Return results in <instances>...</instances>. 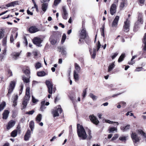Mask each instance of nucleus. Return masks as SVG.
Here are the masks:
<instances>
[{"label": "nucleus", "mask_w": 146, "mask_h": 146, "mask_svg": "<svg viewBox=\"0 0 146 146\" xmlns=\"http://www.w3.org/2000/svg\"><path fill=\"white\" fill-rule=\"evenodd\" d=\"M77 128L78 137L83 140L86 139L87 137V135L83 126L79 124H78Z\"/></svg>", "instance_id": "obj_1"}, {"label": "nucleus", "mask_w": 146, "mask_h": 146, "mask_svg": "<svg viewBox=\"0 0 146 146\" xmlns=\"http://www.w3.org/2000/svg\"><path fill=\"white\" fill-rule=\"evenodd\" d=\"M61 34L58 32H54L52 35H51L49 40L51 44L53 45H55L57 42L58 39L61 37Z\"/></svg>", "instance_id": "obj_2"}, {"label": "nucleus", "mask_w": 146, "mask_h": 146, "mask_svg": "<svg viewBox=\"0 0 146 146\" xmlns=\"http://www.w3.org/2000/svg\"><path fill=\"white\" fill-rule=\"evenodd\" d=\"M62 111L60 106L55 108L52 111V114L54 117L59 116V114L61 113Z\"/></svg>", "instance_id": "obj_3"}, {"label": "nucleus", "mask_w": 146, "mask_h": 146, "mask_svg": "<svg viewBox=\"0 0 146 146\" xmlns=\"http://www.w3.org/2000/svg\"><path fill=\"white\" fill-rule=\"evenodd\" d=\"M118 2L117 0H115L114 3L110 6V12L111 14L112 15H114L116 12Z\"/></svg>", "instance_id": "obj_4"}, {"label": "nucleus", "mask_w": 146, "mask_h": 146, "mask_svg": "<svg viewBox=\"0 0 146 146\" xmlns=\"http://www.w3.org/2000/svg\"><path fill=\"white\" fill-rule=\"evenodd\" d=\"M46 84L48 88V93L52 94V89L53 85L52 82L50 80H47L46 81Z\"/></svg>", "instance_id": "obj_5"}, {"label": "nucleus", "mask_w": 146, "mask_h": 146, "mask_svg": "<svg viewBox=\"0 0 146 146\" xmlns=\"http://www.w3.org/2000/svg\"><path fill=\"white\" fill-rule=\"evenodd\" d=\"M130 25V21L128 19H126V21L124 22L123 27V30L124 31L127 32L129 31Z\"/></svg>", "instance_id": "obj_6"}, {"label": "nucleus", "mask_w": 146, "mask_h": 146, "mask_svg": "<svg viewBox=\"0 0 146 146\" xmlns=\"http://www.w3.org/2000/svg\"><path fill=\"white\" fill-rule=\"evenodd\" d=\"M42 40L40 38L38 37H35L33 40V43L38 46H42L41 43H42Z\"/></svg>", "instance_id": "obj_7"}, {"label": "nucleus", "mask_w": 146, "mask_h": 146, "mask_svg": "<svg viewBox=\"0 0 146 146\" xmlns=\"http://www.w3.org/2000/svg\"><path fill=\"white\" fill-rule=\"evenodd\" d=\"M15 85V83L14 81H12L10 83L9 88L8 89V92L7 94V96H9V95L13 92Z\"/></svg>", "instance_id": "obj_8"}, {"label": "nucleus", "mask_w": 146, "mask_h": 146, "mask_svg": "<svg viewBox=\"0 0 146 146\" xmlns=\"http://www.w3.org/2000/svg\"><path fill=\"white\" fill-rule=\"evenodd\" d=\"M131 136L134 143H136L139 142L140 139L137 134L136 133H132Z\"/></svg>", "instance_id": "obj_9"}, {"label": "nucleus", "mask_w": 146, "mask_h": 146, "mask_svg": "<svg viewBox=\"0 0 146 146\" xmlns=\"http://www.w3.org/2000/svg\"><path fill=\"white\" fill-rule=\"evenodd\" d=\"M89 118L90 120L94 124L97 125L99 123V121L93 115H90L89 116Z\"/></svg>", "instance_id": "obj_10"}, {"label": "nucleus", "mask_w": 146, "mask_h": 146, "mask_svg": "<svg viewBox=\"0 0 146 146\" xmlns=\"http://www.w3.org/2000/svg\"><path fill=\"white\" fill-rule=\"evenodd\" d=\"M119 19V16H117L115 17L112 23L111 27H117Z\"/></svg>", "instance_id": "obj_11"}, {"label": "nucleus", "mask_w": 146, "mask_h": 146, "mask_svg": "<svg viewBox=\"0 0 146 146\" xmlns=\"http://www.w3.org/2000/svg\"><path fill=\"white\" fill-rule=\"evenodd\" d=\"M86 36V33L85 29L82 28V29L80 33V37L81 39H84Z\"/></svg>", "instance_id": "obj_12"}, {"label": "nucleus", "mask_w": 146, "mask_h": 146, "mask_svg": "<svg viewBox=\"0 0 146 146\" xmlns=\"http://www.w3.org/2000/svg\"><path fill=\"white\" fill-rule=\"evenodd\" d=\"M63 12L62 13V16L63 19H66L67 18L68 13L66 9L65 6H64L62 7Z\"/></svg>", "instance_id": "obj_13"}, {"label": "nucleus", "mask_w": 146, "mask_h": 146, "mask_svg": "<svg viewBox=\"0 0 146 146\" xmlns=\"http://www.w3.org/2000/svg\"><path fill=\"white\" fill-rule=\"evenodd\" d=\"M15 121L13 120H11L8 123L7 126V129L9 130L12 127L15 125Z\"/></svg>", "instance_id": "obj_14"}, {"label": "nucleus", "mask_w": 146, "mask_h": 146, "mask_svg": "<svg viewBox=\"0 0 146 146\" xmlns=\"http://www.w3.org/2000/svg\"><path fill=\"white\" fill-rule=\"evenodd\" d=\"M31 132L29 129L27 130L24 136V140L25 141L28 140L30 137Z\"/></svg>", "instance_id": "obj_15"}, {"label": "nucleus", "mask_w": 146, "mask_h": 146, "mask_svg": "<svg viewBox=\"0 0 146 146\" xmlns=\"http://www.w3.org/2000/svg\"><path fill=\"white\" fill-rule=\"evenodd\" d=\"M29 31L30 33H33L38 31L39 30L35 26H32L29 28Z\"/></svg>", "instance_id": "obj_16"}, {"label": "nucleus", "mask_w": 146, "mask_h": 146, "mask_svg": "<svg viewBox=\"0 0 146 146\" xmlns=\"http://www.w3.org/2000/svg\"><path fill=\"white\" fill-rule=\"evenodd\" d=\"M139 25L140 24H142L143 23V19L142 15V14L139 13L138 16V21Z\"/></svg>", "instance_id": "obj_17"}, {"label": "nucleus", "mask_w": 146, "mask_h": 146, "mask_svg": "<svg viewBox=\"0 0 146 146\" xmlns=\"http://www.w3.org/2000/svg\"><path fill=\"white\" fill-rule=\"evenodd\" d=\"M48 4L46 3H43L42 5L41 9L43 12H41L42 14L44 13L48 7Z\"/></svg>", "instance_id": "obj_18"}, {"label": "nucleus", "mask_w": 146, "mask_h": 146, "mask_svg": "<svg viewBox=\"0 0 146 146\" xmlns=\"http://www.w3.org/2000/svg\"><path fill=\"white\" fill-rule=\"evenodd\" d=\"M20 53L17 52H14L11 54V56L14 60H17L20 55Z\"/></svg>", "instance_id": "obj_19"}, {"label": "nucleus", "mask_w": 146, "mask_h": 146, "mask_svg": "<svg viewBox=\"0 0 146 146\" xmlns=\"http://www.w3.org/2000/svg\"><path fill=\"white\" fill-rule=\"evenodd\" d=\"M9 112L8 110H5L3 114V118L4 119H6L8 117Z\"/></svg>", "instance_id": "obj_20"}, {"label": "nucleus", "mask_w": 146, "mask_h": 146, "mask_svg": "<svg viewBox=\"0 0 146 146\" xmlns=\"http://www.w3.org/2000/svg\"><path fill=\"white\" fill-rule=\"evenodd\" d=\"M130 128V125H127L124 126H121L120 127L121 129L123 132L127 131L129 130Z\"/></svg>", "instance_id": "obj_21"}, {"label": "nucleus", "mask_w": 146, "mask_h": 146, "mask_svg": "<svg viewBox=\"0 0 146 146\" xmlns=\"http://www.w3.org/2000/svg\"><path fill=\"white\" fill-rule=\"evenodd\" d=\"M18 98V96L17 95L14 96L13 97V106L15 107L17 105V100Z\"/></svg>", "instance_id": "obj_22"}, {"label": "nucleus", "mask_w": 146, "mask_h": 146, "mask_svg": "<svg viewBox=\"0 0 146 146\" xmlns=\"http://www.w3.org/2000/svg\"><path fill=\"white\" fill-rule=\"evenodd\" d=\"M17 35L18 33L17 32L16 33H13L12 34L10 38V41L11 43L13 42L14 41V36H15V38H16L17 37Z\"/></svg>", "instance_id": "obj_23"}, {"label": "nucleus", "mask_w": 146, "mask_h": 146, "mask_svg": "<svg viewBox=\"0 0 146 146\" xmlns=\"http://www.w3.org/2000/svg\"><path fill=\"white\" fill-rule=\"evenodd\" d=\"M37 75L38 76L42 77L47 75V74L44 71H40L37 72Z\"/></svg>", "instance_id": "obj_24"}, {"label": "nucleus", "mask_w": 146, "mask_h": 146, "mask_svg": "<svg viewBox=\"0 0 146 146\" xmlns=\"http://www.w3.org/2000/svg\"><path fill=\"white\" fill-rule=\"evenodd\" d=\"M138 133L139 134H141L146 139V133L142 130L141 129H139L138 131Z\"/></svg>", "instance_id": "obj_25"}, {"label": "nucleus", "mask_w": 146, "mask_h": 146, "mask_svg": "<svg viewBox=\"0 0 146 146\" xmlns=\"http://www.w3.org/2000/svg\"><path fill=\"white\" fill-rule=\"evenodd\" d=\"M79 72L74 71V77L75 81L78 80L79 79L78 74Z\"/></svg>", "instance_id": "obj_26"}, {"label": "nucleus", "mask_w": 146, "mask_h": 146, "mask_svg": "<svg viewBox=\"0 0 146 146\" xmlns=\"http://www.w3.org/2000/svg\"><path fill=\"white\" fill-rule=\"evenodd\" d=\"M27 77L25 76H23L22 77L24 83H28L29 82V77L28 75Z\"/></svg>", "instance_id": "obj_27"}, {"label": "nucleus", "mask_w": 146, "mask_h": 146, "mask_svg": "<svg viewBox=\"0 0 146 146\" xmlns=\"http://www.w3.org/2000/svg\"><path fill=\"white\" fill-rule=\"evenodd\" d=\"M42 115L41 114H39L37 115L36 118V121L37 123L39 122L41 120Z\"/></svg>", "instance_id": "obj_28"}, {"label": "nucleus", "mask_w": 146, "mask_h": 146, "mask_svg": "<svg viewBox=\"0 0 146 146\" xmlns=\"http://www.w3.org/2000/svg\"><path fill=\"white\" fill-rule=\"evenodd\" d=\"M75 70L74 71H76V72H79L80 70V67L77 63L75 64Z\"/></svg>", "instance_id": "obj_29"}, {"label": "nucleus", "mask_w": 146, "mask_h": 146, "mask_svg": "<svg viewBox=\"0 0 146 146\" xmlns=\"http://www.w3.org/2000/svg\"><path fill=\"white\" fill-rule=\"evenodd\" d=\"M115 65L114 63H112L109 65L108 67V72H110L112 70L114 67Z\"/></svg>", "instance_id": "obj_30"}, {"label": "nucleus", "mask_w": 146, "mask_h": 146, "mask_svg": "<svg viewBox=\"0 0 146 146\" xmlns=\"http://www.w3.org/2000/svg\"><path fill=\"white\" fill-rule=\"evenodd\" d=\"M137 57V56L136 55L133 56L131 59V61L129 62L128 64H129L131 65H132L133 64H134L135 63V61L134 60H133Z\"/></svg>", "instance_id": "obj_31"}, {"label": "nucleus", "mask_w": 146, "mask_h": 146, "mask_svg": "<svg viewBox=\"0 0 146 146\" xmlns=\"http://www.w3.org/2000/svg\"><path fill=\"white\" fill-rule=\"evenodd\" d=\"M127 0H122V1L120 5V8L122 9L125 6Z\"/></svg>", "instance_id": "obj_32"}, {"label": "nucleus", "mask_w": 146, "mask_h": 146, "mask_svg": "<svg viewBox=\"0 0 146 146\" xmlns=\"http://www.w3.org/2000/svg\"><path fill=\"white\" fill-rule=\"evenodd\" d=\"M125 56V54L124 53H123L120 56L119 58L118 59V61L119 62L123 61V58H124Z\"/></svg>", "instance_id": "obj_33"}, {"label": "nucleus", "mask_w": 146, "mask_h": 146, "mask_svg": "<svg viewBox=\"0 0 146 146\" xmlns=\"http://www.w3.org/2000/svg\"><path fill=\"white\" fill-rule=\"evenodd\" d=\"M117 128L116 127H110L109 129V133H113L114 131H115L116 132H117Z\"/></svg>", "instance_id": "obj_34"}, {"label": "nucleus", "mask_w": 146, "mask_h": 146, "mask_svg": "<svg viewBox=\"0 0 146 146\" xmlns=\"http://www.w3.org/2000/svg\"><path fill=\"white\" fill-rule=\"evenodd\" d=\"M17 130H15L11 132V136L13 137H15L17 136Z\"/></svg>", "instance_id": "obj_35"}, {"label": "nucleus", "mask_w": 146, "mask_h": 146, "mask_svg": "<svg viewBox=\"0 0 146 146\" xmlns=\"http://www.w3.org/2000/svg\"><path fill=\"white\" fill-rule=\"evenodd\" d=\"M96 48H94L93 49V53L92 54L90 52L91 55L92 56V58H94L95 57L96 55Z\"/></svg>", "instance_id": "obj_36"}, {"label": "nucleus", "mask_w": 146, "mask_h": 146, "mask_svg": "<svg viewBox=\"0 0 146 146\" xmlns=\"http://www.w3.org/2000/svg\"><path fill=\"white\" fill-rule=\"evenodd\" d=\"M6 105V103L5 102H3L1 104H0V111L2 110Z\"/></svg>", "instance_id": "obj_37"}, {"label": "nucleus", "mask_w": 146, "mask_h": 146, "mask_svg": "<svg viewBox=\"0 0 146 146\" xmlns=\"http://www.w3.org/2000/svg\"><path fill=\"white\" fill-rule=\"evenodd\" d=\"M127 136H122L120 137L119 139L122 141L125 142L127 139Z\"/></svg>", "instance_id": "obj_38"}, {"label": "nucleus", "mask_w": 146, "mask_h": 146, "mask_svg": "<svg viewBox=\"0 0 146 146\" xmlns=\"http://www.w3.org/2000/svg\"><path fill=\"white\" fill-rule=\"evenodd\" d=\"M34 126V123L33 121H31L29 124V127L31 129V130L33 131Z\"/></svg>", "instance_id": "obj_39"}, {"label": "nucleus", "mask_w": 146, "mask_h": 146, "mask_svg": "<svg viewBox=\"0 0 146 146\" xmlns=\"http://www.w3.org/2000/svg\"><path fill=\"white\" fill-rule=\"evenodd\" d=\"M35 67L36 69L42 67L41 64L39 62H37L35 64Z\"/></svg>", "instance_id": "obj_40"}, {"label": "nucleus", "mask_w": 146, "mask_h": 146, "mask_svg": "<svg viewBox=\"0 0 146 146\" xmlns=\"http://www.w3.org/2000/svg\"><path fill=\"white\" fill-rule=\"evenodd\" d=\"M4 32L2 29L0 30V40L3 38L4 36Z\"/></svg>", "instance_id": "obj_41"}, {"label": "nucleus", "mask_w": 146, "mask_h": 146, "mask_svg": "<svg viewBox=\"0 0 146 146\" xmlns=\"http://www.w3.org/2000/svg\"><path fill=\"white\" fill-rule=\"evenodd\" d=\"M7 36L4 37L2 40L3 45L5 46L6 45Z\"/></svg>", "instance_id": "obj_42"}, {"label": "nucleus", "mask_w": 146, "mask_h": 146, "mask_svg": "<svg viewBox=\"0 0 146 146\" xmlns=\"http://www.w3.org/2000/svg\"><path fill=\"white\" fill-rule=\"evenodd\" d=\"M66 38V35L65 34H64L62 36V38L61 41V43L62 44H63Z\"/></svg>", "instance_id": "obj_43"}, {"label": "nucleus", "mask_w": 146, "mask_h": 146, "mask_svg": "<svg viewBox=\"0 0 146 146\" xmlns=\"http://www.w3.org/2000/svg\"><path fill=\"white\" fill-rule=\"evenodd\" d=\"M89 96L94 100H96L97 98V96L92 93L90 94Z\"/></svg>", "instance_id": "obj_44"}, {"label": "nucleus", "mask_w": 146, "mask_h": 146, "mask_svg": "<svg viewBox=\"0 0 146 146\" xmlns=\"http://www.w3.org/2000/svg\"><path fill=\"white\" fill-rule=\"evenodd\" d=\"M61 0H54L53 7L56 6L60 2Z\"/></svg>", "instance_id": "obj_45"}, {"label": "nucleus", "mask_w": 146, "mask_h": 146, "mask_svg": "<svg viewBox=\"0 0 146 146\" xmlns=\"http://www.w3.org/2000/svg\"><path fill=\"white\" fill-rule=\"evenodd\" d=\"M28 101L23 100V109L25 108L27 105Z\"/></svg>", "instance_id": "obj_46"}, {"label": "nucleus", "mask_w": 146, "mask_h": 146, "mask_svg": "<svg viewBox=\"0 0 146 146\" xmlns=\"http://www.w3.org/2000/svg\"><path fill=\"white\" fill-rule=\"evenodd\" d=\"M105 121L106 122L108 123L109 124H112L113 123H116L117 125H118V123L117 122H115L113 121H111L109 120L106 119Z\"/></svg>", "instance_id": "obj_47"}, {"label": "nucleus", "mask_w": 146, "mask_h": 146, "mask_svg": "<svg viewBox=\"0 0 146 146\" xmlns=\"http://www.w3.org/2000/svg\"><path fill=\"white\" fill-rule=\"evenodd\" d=\"M30 98L29 95H27L25 94V96L24 98V100L27 101H29Z\"/></svg>", "instance_id": "obj_48"}, {"label": "nucleus", "mask_w": 146, "mask_h": 146, "mask_svg": "<svg viewBox=\"0 0 146 146\" xmlns=\"http://www.w3.org/2000/svg\"><path fill=\"white\" fill-rule=\"evenodd\" d=\"M118 134H115L113 137L112 138L111 141H113L116 140L118 137Z\"/></svg>", "instance_id": "obj_49"}, {"label": "nucleus", "mask_w": 146, "mask_h": 146, "mask_svg": "<svg viewBox=\"0 0 146 146\" xmlns=\"http://www.w3.org/2000/svg\"><path fill=\"white\" fill-rule=\"evenodd\" d=\"M145 0H139V5L142 6L145 3Z\"/></svg>", "instance_id": "obj_50"}, {"label": "nucleus", "mask_w": 146, "mask_h": 146, "mask_svg": "<svg viewBox=\"0 0 146 146\" xmlns=\"http://www.w3.org/2000/svg\"><path fill=\"white\" fill-rule=\"evenodd\" d=\"M24 72L26 74V75H27V76L28 75L29 76V78H30V76L29 75L30 73V71L29 69H26L24 71Z\"/></svg>", "instance_id": "obj_51"}, {"label": "nucleus", "mask_w": 146, "mask_h": 146, "mask_svg": "<svg viewBox=\"0 0 146 146\" xmlns=\"http://www.w3.org/2000/svg\"><path fill=\"white\" fill-rule=\"evenodd\" d=\"M60 50H61V53L62 54L66 55V50L64 49L63 47L60 48Z\"/></svg>", "instance_id": "obj_52"}, {"label": "nucleus", "mask_w": 146, "mask_h": 146, "mask_svg": "<svg viewBox=\"0 0 146 146\" xmlns=\"http://www.w3.org/2000/svg\"><path fill=\"white\" fill-rule=\"evenodd\" d=\"M143 69V68L142 67H138L136 68V69L135 70V72H139L141 71Z\"/></svg>", "instance_id": "obj_53"}, {"label": "nucleus", "mask_w": 146, "mask_h": 146, "mask_svg": "<svg viewBox=\"0 0 146 146\" xmlns=\"http://www.w3.org/2000/svg\"><path fill=\"white\" fill-rule=\"evenodd\" d=\"M139 25L138 24V23L137 22H136L135 23V26L134 27V30L135 31H137V29L138 28V25Z\"/></svg>", "instance_id": "obj_54"}, {"label": "nucleus", "mask_w": 146, "mask_h": 146, "mask_svg": "<svg viewBox=\"0 0 146 146\" xmlns=\"http://www.w3.org/2000/svg\"><path fill=\"white\" fill-rule=\"evenodd\" d=\"M118 52H116L113 54V55L111 56L112 59H114L118 54Z\"/></svg>", "instance_id": "obj_55"}, {"label": "nucleus", "mask_w": 146, "mask_h": 146, "mask_svg": "<svg viewBox=\"0 0 146 146\" xmlns=\"http://www.w3.org/2000/svg\"><path fill=\"white\" fill-rule=\"evenodd\" d=\"M87 89V88L83 90L82 96L83 98H84L86 96V94Z\"/></svg>", "instance_id": "obj_56"}, {"label": "nucleus", "mask_w": 146, "mask_h": 146, "mask_svg": "<svg viewBox=\"0 0 146 146\" xmlns=\"http://www.w3.org/2000/svg\"><path fill=\"white\" fill-rule=\"evenodd\" d=\"M12 6H14L15 5H18V1H14L11 2Z\"/></svg>", "instance_id": "obj_57"}, {"label": "nucleus", "mask_w": 146, "mask_h": 146, "mask_svg": "<svg viewBox=\"0 0 146 146\" xmlns=\"http://www.w3.org/2000/svg\"><path fill=\"white\" fill-rule=\"evenodd\" d=\"M34 111L33 110H32L29 111H27L26 113V114L29 115H32L34 113Z\"/></svg>", "instance_id": "obj_58"}, {"label": "nucleus", "mask_w": 146, "mask_h": 146, "mask_svg": "<svg viewBox=\"0 0 146 146\" xmlns=\"http://www.w3.org/2000/svg\"><path fill=\"white\" fill-rule=\"evenodd\" d=\"M30 88L29 87H28L27 88L26 90V94L27 95H29Z\"/></svg>", "instance_id": "obj_59"}, {"label": "nucleus", "mask_w": 146, "mask_h": 146, "mask_svg": "<svg viewBox=\"0 0 146 146\" xmlns=\"http://www.w3.org/2000/svg\"><path fill=\"white\" fill-rule=\"evenodd\" d=\"M32 102L33 103H35L38 101V100L36 99L34 97V96H32Z\"/></svg>", "instance_id": "obj_60"}, {"label": "nucleus", "mask_w": 146, "mask_h": 146, "mask_svg": "<svg viewBox=\"0 0 146 146\" xmlns=\"http://www.w3.org/2000/svg\"><path fill=\"white\" fill-rule=\"evenodd\" d=\"M101 44L99 41H98L97 44V51H98L101 46Z\"/></svg>", "instance_id": "obj_61"}, {"label": "nucleus", "mask_w": 146, "mask_h": 146, "mask_svg": "<svg viewBox=\"0 0 146 146\" xmlns=\"http://www.w3.org/2000/svg\"><path fill=\"white\" fill-rule=\"evenodd\" d=\"M46 108V107H45L44 105H41L40 108V109L42 111H43Z\"/></svg>", "instance_id": "obj_62"}, {"label": "nucleus", "mask_w": 146, "mask_h": 146, "mask_svg": "<svg viewBox=\"0 0 146 146\" xmlns=\"http://www.w3.org/2000/svg\"><path fill=\"white\" fill-rule=\"evenodd\" d=\"M118 104L122 105V106H126V103L123 101L121 102Z\"/></svg>", "instance_id": "obj_63"}, {"label": "nucleus", "mask_w": 146, "mask_h": 146, "mask_svg": "<svg viewBox=\"0 0 146 146\" xmlns=\"http://www.w3.org/2000/svg\"><path fill=\"white\" fill-rule=\"evenodd\" d=\"M21 127L20 126H18L17 127V131L19 133H21V130L20 129Z\"/></svg>", "instance_id": "obj_64"}]
</instances>
